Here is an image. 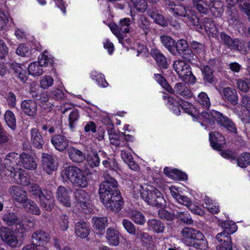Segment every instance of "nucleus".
Here are the masks:
<instances>
[{
    "instance_id": "nucleus-28",
    "label": "nucleus",
    "mask_w": 250,
    "mask_h": 250,
    "mask_svg": "<svg viewBox=\"0 0 250 250\" xmlns=\"http://www.w3.org/2000/svg\"><path fill=\"white\" fill-rule=\"evenodd\" d=\"M31 142L33 146L38 149L42 148L44 144L42 135L36 128L31 130Z\"/></svg>"
},
{
    "instance_id": "nucleus-58",
    "label": "nucleus",
    "mask_w": 250,
    "mask_h": 250,
    "mask_svg": "<svg viewBox=\"0 0 250 250\" xmlns=\"http://www.w3.org/2000/svg\"><path fill=\"white\" fill-rule=\"evenodd\" d=\"M176 217L182 222L187 224H191L193 223V220L187 212H178L176 215Z\"/></svg>"
},
{
    "instance_id": "nucleus-29",
    "label": "nucleus",
    "mask_w": 250,
    "mask_h": 250,
    "mask_svg": "<svg viewBox=\"0 0 250 250\" xmlns=\"http://www.w3.org/2000/svg\"><path fill=\"white\" fill-rule=\"evenodd\" d=\"M216 239L219 243L216 247V250H218L219 247H227L232 244L230 235L224 231L218 233Z\"/></svg>"
},
{
    "instance_id": "nucleus-22",
    "label": "nucleus",
    "mask_w": 250,
    "mask_h": 250,
    "mask_svg": "<svg viewBox=\"0 0 250 250\" xmlns=\"http://www.w3.org/2000/svg\"><path fill=\"white\" fill-rule=\"evenodd\" d=\"M11 169L10 170L11 177L15 180L16 183L21 185L23 186H28L30 182L29 178L27 177L23 173L18 171L19 169L17 167H14V166H12Z\"/></svg>"
},
{
    "instance_id": "nucleus-47",
    "label": "nucleus",
    "mask_w": 250,
    "mask_h": 250,
    "mask_svg": "<svg viewBox=\"0 0 250 250\" xmlns=\"http://www.w3.org/2000/svg\"><path fill=\"white\" fill-rule=\"evenodd\" d=\"M237 165L244 168L250 165V153L245 152L242 154L237 159Z\"/></svg>"
},
{
    "instance_id": "nucleus-33",
    "label": "nucleus",
    "mask_w": 250,
    "mask_h": 250,
    "mask_svg": "<svg viewBox=\"0 0 250 250\" xmlns=\"http://www.w3.org/2000/svg\"><path fill=\"white\" fill-rule=\"evenodd\" d=\"M163 45L173 55H176L175 49V41L170 36L163 35L160 37Z\"/></svg>"
},
{
    "instance_id": "nucleus-42",
    "label": "nucleus",
    "mask_w": 250,
    "mask_h": 250,
    "mask_svg": "<svg viewBox=\"0 0 250 250\" xmlns=\"http://www.w3.org/2000/svg\"><path fill=\"white\" fill-rule=\"evenodd\" d=\"M175 92L183 97H188L190 94L189 90L186 84L182 83H178L176 84L174 89H173V92L170 93H174Z\"/></svg>"
},
{
    "instance_id": "nucleus-64",
    "label": "nucleus",
    "mask_w": 250,
    "mask_h": 250,
    "mask_svg": "<svg viewBox=\"0 0 250 250\" xmlns=\"http://www.w3.org/2000/svg\"><path fill=\"white\" fill-rule=\"evenodd\" d=\"M122 224L125 230L130 234H135L136 231L134 225L128 220L124 219Z\"/></svg>"
},
{
    "instance_id": "nucleus-23",
    "label": "nucleus",
    "mask_w": 250,
    "mask_h": 250,
    "mask_svg": "<svg viewBox=\"0 0 250 250\" xmlns=\"http://www.w3.org/2000/svg\"><path fill=\"white\" fill-rule=\"evenodd\" d=\"M12 231L15 240L17 241V246L21 245L26 233V229L22 221L15 225V229Z\"/></svg>"
},
{
    "instance_id": "nucleus-14",
    "label": "nucleus",
    "mask_w": 250,
    "mask_h": 250,
    "mask_svg": "<svg viewBox=\"0 0 250 250\" xmlns=\"http://www.w3.org/2000/svg\"><path fill=\"white\" fill-rule=\"evenodd\" d=\"M220 38L222 42L229 48L234 50H239V46L241 44L240 41L236 38H232L224 32L220 34Z\"/></svg>"
},
{
    "instance_id": "nucleus-4",
    "label": "nucleus",
    "mask_w": 250,
    "mask_h": 250,
    "mask_svg": "<svg viewBox=\"0 0 250 250\" xmlns=\"http://www.w3.org/2000/svg\"><path fill=\"white\" fill-rule=\"evenodd\" d=\"M173 68L179 77L186 83H194L196 81L189 65L185 62L176 60L173 63Z\"/></svg>"
},
{
    "instance_id": "nucleus-24",
    "label": "nucleus",
    "mask_w": 250,
    "mask_h": 250,
    "mask_svg": "<svg viewBox=\"0 0 250 250\" xmlns=\"http://www.w3.org/2000/svg\"><path fill=\"white\" fill-rule=\"evenodd\" d=\"M42 167L48 174H50L52 171L55 170L56 165L52 156L43 153L42 154Z\"/></svg>"
},
{
    "instance_id": "nucleus-53",
    "label": "nucleus",
    "mask_w": 250,
    "mask_h": 250,
    "mask_svg": "<svg viewBox=\"0 0 250 250\" xmlns=\"http://www.w3.org/2000/svg\"><path fill=\"white\" fill-rule=\"evenodd\" d=\"M154 77L157 81L168 92H173V89L168 84L166 79L161 75L156 74Z\"/></svg>"
},
{
    "instance_id": "nucleus-38",
    "label": "nucleus",
    "mask_w": 250,
    "mask_h": 250,
    "mask_svg": "<svg viewBox=\"0 0 250 250\" xmlns=\"http://www.w3.org/2000/svg\"><path fill=\"white\" fill-rule=\"evenodd\" d=\"M24 207L27 209V211L34 215H39L41 211L39 208L34 201L29 199L23 203Z\"/></svg>"
},
{
    "instance_id": "nucleus-6",
    "label": "nucleus",
    "mask_w": 250,
    "mask_h": 250,
    "mask_svg": "<svg viewBox=\"0 0 250 250\" xmlns=\"http://www.w3.org/2000/svg\"><path fill=\"white\" fill-rule=\"evenodd\" d=\"M130 24V19L125 18L121 19L118 25L116 24L110 25V28L121 42L124 38L123 33H128L130 32L129 26Z\"/></svg>"
},
{
    "instance_id": "nucleus-3",
    "label": "nucleus",
    "mask_w": 250,
    "mask_h": 250,
    "mask_svg": "<svg viewBox=\"0 0 250 250\" xmlns=\"http://www.w3.org/2000/svg\"><path fill=\"white\" fill-rule=\"evenodd\" d=\"M103 177L104 181L100 184L99 189L101 201L120 192L118 182L114 178L106 172L104 173Z\"/></svg>"
},
{
    "instance_id": "nucleus-31",
    "label": "nucleus",
    "mask_w": 250,
    "mask_h": 250,
    "mask_svg": "<svg viewBox=\"0 0 250 250\" xmlns=\"http://www.w3.org/2000/svg\"><path fill=\"white\" fill-rule=\"evenodd\" d=\"M110 143L117 147H124L125 146V136L123 134L111 133L109 134Z\"/></svg>"
},
{
    "instance_id": "nucleus-49",
    "label": "nucleus",
    "mask_w": 250,
    "mask_h": 250,
    "mask_svg": "<svg viewBox=\"0 0 250 250\" xmlns=\"http://www.w3.org/2000/svg\"><path fill=\"white\" fill-rule=\"evenodd\" d=\"M73 185L81 188H85L88 185V181L84 172L81 170L76 181L74 182Z\"/></svg>"
},
{
    "instance_id": "nucleus-39",
    "label": "nucleus",
    "mask_w": 250,
    "mask_h": 250,
    "mask_svg": "<svg viewBox=\"0 0 250 250\" xmlns=\"http://www.w3.org/2000/svg\"><path fill=\"white\" fill-rule=\"evenodd\" d=\"M2 220L8 226L15 225L21 221L17 215L13 212H8L4 214L2 217Z\"/></svg>"
},
{
    "instance_id": "nucleus-25",
    "label": "nucleus",
    "mask_w": 250,
    "mask_h": 250,
    "mask_svg": "<svg viewBox=\"0 0 250 250\" xmlns=\"http://www.w3.org/2000/svg\"><path fill=\"white\" fill-rule=\"evenodd\" d=\"M120 233L114 228L110 227L107 229L106 238L110 245L118 246L120 243Z\"/></svg>"
},
{
    "instance_id": "nucleus-11",
    "label": "nucleus",
    "mask_w": 250,
    "mask_h": 250,
    "mask_svg": "<svg viewBox=\"0 0 250 250\" xmlns=\"http://www.w3.org/2000/svg\"><path fill=\"white\" fill-rule=\"evenodd\" d=\"M90 232V228L89 224L85 221H81L75 224V233L76 236L81 238H86L89 241L88 238Z\"/></svg>"
},
{
    "instance_id": "nucleus-30",
    "label": "nucleus",
    "mask_w": 250,
    "mask_h": 250,
    "mask_svg": "<svg viewBox=\"0 0 250 250\" xmlns=\"http://www.w3.org/2000/svg\"><path fill=\"white\" fill-rule=\"evenodd\" d=\"M224 137L219 132H213L209 133V141L211 146L215 149L220 150L222 146L220 142L223 141Z\"/></svg>"
},
{
    "instance_id": "nucleus-35",
    "label": "nucleus",
    "mask_w": 250,
    "mask_h": 250,
    "mask_svg": "<svg viewBox=\"0 0 250 250\" xmlns=\"http://www.w3.org/2000/svg\"><path fill=\"white\" fill-rule=\"evenodd\" d=\"M209 9L214 16L220 17L224 11L223 4L220 1L213 0L208 6Z\"/></svg>"
},
{
    "instance_id": "nucleus-62",
    "label": "nucleus",
    "mask_w": 250,
    "mask_h": 250,
    "mask_svg": "<svg viewBox=\"0 0 250 250\" xmlns=\"http://www.w3.org/2000/svg\"><path fill=\"white\" fill-rule=\"evenodd\" d=\"M189 8L190 7L185 5H179L176 7H171V10L174 11L177 15L183 17Z\"/></svg>"
},
{
    "instance_id": "nucleus-1",
    "label": "nucleus",
    "mask_w": 250,
    "mask_h": 250,
    "mask_svg": "<svg viewBox=\"0 0 250 250\" xmlns=\"http://www.w3.org/2000/svg\"><path fill=\"white\" fill-rule=\"evenodd\" d=\"M182 240L188 245L195 248L203 249L207 244L203 234L198 230L192 228H186L181 231Z\"/></svg>"
},
{
    "instance_id": "nucleus-63",
    "label": "nucleus",
    "mask_w": 250,
    "mask_h": 250,
    "mask_svg": "<svg viewBox=\"0 0 250 250\" xmlns=\"http://www.w3.org/2000/svg\"><path fill=\"white\" fill-rule=\"evenodd\" d=\"M158 216L161 219L167 221H172L175 218V216L173 214L163 209L158 211Z\"/></svg>"
},
{
    "instance_id": "nucleus-19",
    "label": "nucleus",
    "mask_w": 250,
    "mask_h": 250,
    "mask_svg": "<svg viewBox=\"0 0 250 250\" xmlns=\"http://www.w3.org/2000/svg\"><path fill=\"white\" fill-rule=\"evenodd\" d=\"M82 169L76 166H68L64 168L62 172V176L63 178H66L73 184L75 181H76Z\"/></svg>"
},
{
    "instance_id": "nucleus-10",
    "label": "nucleus",
    "mask_w": 250,
    "mask_h": 250,
    "mask_svg": "<svg viewBox=\"0 0 250 250\" xmlns=\"http://www.w3.org/2000/svg\"><path fill=\"white\" fill-rule=\"evenodd\" d=\"M21 108L23 113L30 117H34L38 110L37 102L34 100H25L21 102Z\"/></svg>"
},
{
    "instance_id": "nucleus-50",
    "label": "nucleus",
    "mask_w": 250,
    "mask_h": 250,
    "mask_svg": "<svg viewBox=\"0 0 250 250\" xmlns=\"http://www.w3.org/2000/svg\"><path fill=\"white\" fill-rule=\"evenodd\" d=\"M18 157V154L14 152L8 153L5 157L6 164L7 166L9 165L8 170L10 171L12 166L15 167L18 165L16 162V159Z\"/></svg>"
},
{
    "instance_id": "nucleus-46",
    "label": "nucleus",
    "mask_w": 250,
    "mask_h": 250,
    "mask_svg": "<svg viewBox=\"0 0 250 250\" xmlns=\"http://www.w3.org/2000/svg\"><path fill=\"white\" fill-rule=\"evenodd\" d=\"M202 72L204 75V81L206 83H212L214 82L212 69L208 66H205L202 69Z\"/></svg>"
},
{
    "instance_id": "nucleus-12",
    "label": "nucleus",
    "mask_w": 250,
    "mask_h": 250,
    "mask_svg": "<svg viewBox=\"0 0 250 250\" xmlns=\"http://www.w3.org/2000/svg\"><path fill=\"white\" fill-rule=\"evenodd\" d=\"M20 160L18 161L20 166L29 170H35L37 165L35 159L30 154L22 152L20 155Z\"/></svg>"
},
{
    "instance_id": "nucleus-34",
    "label": "nucleus",
    "mask_w": 250,
    "mask_h": 250,
    "mask_svg": "<svg viewBox=\"0 0 250 250\" xmlns=\"http://www.w3.org/2000/svg\"><path fill=\"white\" fill-rule=\"evenodd\" d=\"M101 158H104L102 160V165L104 167L112 170H116L118 168V165L116 159L113 157H106V154L101 152Z\"/></svg>"
},
{
    "instance_id": "nucleus-44",
    "label": "nucleus",
    "mask_w": 250,
    "mask_h": 250,
    "mask_svg": "<svg viewBox=\"0 0 250 250\" xmlns=\"http://www.w3.org/2000/svg\"><path fill=\"white\" fill-rule=\"evenodd\" d=\"M204 26L206 32L209 34H214L217 31L214 21L210 18H204Z\"/></svg>"
},
{
    "instance_id": "nucleus-48",
    "label": "nucleus",
    "mask_w": 250,
    "mask_h": 250,
    "mask_svg": "<svg viewBox=\"0 0 250 250\" xmlns=\"http://www.w3.org/2000/svg\"><path fill=\"white\" fill-rule=\"evenodd\" d=\"M5 120L8 125L12 129L16 127V118L14 114L10 110H7L4 114Z\"/></svg>"
},
{
    "instance_id": "nucleus-36",
    "label": "nucleus",
    "mask_w": 250,
    "mask_h": 250,
    "mask_svg": "<svg viewBox=\"0 0 250 250\" xmlns=\"http://www.w3.org/2000/svg\"><path fill=\"white\" fill-rule=\"evenodd\" d=\"M151 55L155 59L159 67L167 68V59L160 51L157 49H153L151 50Z\"/></svg>"
},
{
    "instance_id": "nucleus-8",
    "label": "nucleus",
    "mask_w": 250,
    "mask_h": 250,
    "mask_svg": "<svg viewBox=\"0 0 250 250\" xmlns=\"http://www.w3.org/2000/svg\"><path fill=\"white\" fill-rule=\"evenodd\" d=\"M32 243L36 246H43L50 240L49 234L42 230H37L31 236Z\"/></svg>"
},
{
    "instance_id": "nucleus-32",
    "label": "nucleus",
    "mask_w": 250,
    "mask_h": 250,
    "mask_svg": "<svg viewBox=\"0 0 250 250\" xmlns=\"http://www.w3.org/2000/svg\"><path fill=\"white\" fill-rule=\"evenodd\" d=\"M224 97L233 105L238 103V95L235 89L227 87L223 89Z\"/></svg>"
},
{
    "instance_id": "nucleus-61",
    "label": "nucleus",
    "mask_w": 250,
    "mask_h": 250,
    "mask_svg": "<svg viewBox=\"0 0 250 250\" xmlns=\"http://www.w3.org/2000/svg\"><path fill=\"white\" fill-rule=\"evenodd\" d=\"M16 53L21 57H29L30 55L28 47L23 44H20L16 50Z\"/></svg>"
},
{
    "instance_id": "nucleus-37",
    "label": "nucleus",
    "mask_w": 250,
    "mask_h": 250,
    "mask_svg": "<svg viewBox=\"0 0 250 250\" xmlns=\"http://www.w3.org/2000/svg\"><path fill=\"white\" fill-rule=\"evenodd\" d=\"M147 224L150 229L157 233L163 232L165 228V224L160 220L156 219L149 220Z\"/></svg>"
},
{
    "instance_id": "nucleus-16",
    "label": "nucleus",
    "mask_w": 250,
    "mask_h": 250,
    "mask_svg": "<svg viewBox=\"0 0 250 250\" xmlns=\"http://www.w3.org/2000/svg\"><path fill=\"white\" fill-rule=\"evenodd\" d=\"M40 202L41 206L47 211H51L55 206V200L51 191L46 192L45 194L40 197Z\"/></svg>"
},
{
    "instance_id": "nucleus-40",
    "label": "nucleus",
    "mask_w": 250,
    "mask_h": 250,
    "mask_svg": "<svg viewBox=\"0 0 250 250\" xmlns=\"http://www.w3.org/2000/svg\"><path fill=\"white\" fill-rule=\"evenodd\" d=\"M28 71L29 74L34 76H39L43 73L44 70L40 63L37 62H34L29 64Z\"/></svg>"
},
{
    "instance_id": "nucleus-5",
    "label": "nucleus",
    "mask_w": 250,
    "mask_h": 250,
    "mask_svg": "<svg viewBox=\"0 0 250 250\" xmlns=\"http://www.w3.org/2000/svg\"><path fill=\"white\" fill-rule=\"evenodd\" d=\"M108 197L101 202L107 209L118 212L122 209L124 204L120 191Z\"/></svg>"
},
{
    "instance_id": "nucleus-18",
    "label": "nucleus",
    "mask_w": 250,
    "mask_h": 250,
    "mask_svg": "<svg viewBox=\"0 0 250 250\" xmlns=\"http://www.w3.org/2000/svg\"><path fill=\"white\" fill-rule=\"evenodd\" d=\"M51 142L55 148L60 151L65 150L69 145V140L65 136L60 134L53 136Z\"/></svg>"
},
{
    "instance_id": "nucleus-45",
    "label": "nucleus",
    "mask_w": 250,
    "mask_h": 250,
    "mask_svg": "<svg viewBox=\"0 0 250 250\" xmlns=\"http://www.w3.org/2000/svg\"><path fill=\"white\" fill-rule=\"evenodd\" d=\"M148 13L149 16L154 20V21L163 26L167 25V22L164 17L156 11H148Z\"/></svg>"
},
{
    "instance_id": "nucleus-56",
    "label": "nucleus",
    "mask_w": 250,
    "mask_h": 250,
    "mask_svg": "<svg viewBox=\"0 0 250 250\" xmlns=\"http://www.w3.org/2000/svg\"><path fill=\"white\" fill-rule=\"evenodd\" d=\"M79 118V112L77 109H73L69 116V126L71 129L75 127V123Z\"/></svg>"
},
{
    "instance_id": "nucleus-21",
    "label": "nucleus",
    "mask_w": 250,
    "mask_h": 250,
    "mask_svg": "<svg viewBox=\"0 0 250 250\" xmlns=\"http://www.w3.org/2000/svg\"><path fill=\"white\" fill-rule=\"evenodd\" d=\"M56 194L57 199L60 203L65 207H70V196L66 188L62 186H59L58 188Z\"/></svg>"
},
{
    "instance_id": "nucleus-9",
    "label": "nucleus",
    "mask_w": 250,
    "mask_h": 250,
    "mask_svg": "<svg viewBox=\"0 0 250 250\" xmlns=\"http://www.w3.org/2000/svg\"><path fill=\"white\" fill-rule=\"evenodd\" d=\"M8 191L13 199L18 203L23 204L28 199L26 192L20 186H11Z\"/></svg>"
},
{
    "instance_id": "nucleus-54",
    "label": "nucleus",
    "mask_w": 250,
    "mask_h": 250,
    "mask_svg": "<svg viewBox=\"0 0 250 250\" xmlns=\"http://www.w3.org/2000/svg\"><path fill=\"white\" fill-rule=\"evenodd\" d=\"M131 219L135 223L140 225H143L145 222L144 216L140 212L136 210L132 211Z\"/></svg>"
},
{
    "instance_id": "nucleus-7",
    "label": "nucleus",
    "mask_w": 250,
    "mask_h": 250,
    "mask_svg": "<svg viewBox=\"0 0 250 250\" xmlns=\"http://www.w3.org/2000/svg\"><path fill=\"white\" fill-rule=\"evenodd\" d=\"M210 114L212 118L216 121L217 123L231 132L236 131V128L234 124L228 118V117L224 116L222 113H221L216 110H212L211 111Z\"/></svg>"
},
{
    "instance_id": "nucleus-55",
    "label": "nucleus",
    "mask_w": 250,
    "mask_h": 250,
    "mask_svg": "<svg viewBox=\"0 0 250 250\" xmlns=\"http://www.w3.org/2000/svg\"><path fill=\"white\" fill-rule=\"evenodd\" d=\"M37 62L43 68L49 65L51 66L53 64V60L44 54H42L39 57V61Z\"/></svg>"
},
{
    "instance_id": "nucleus-41",
    "label": "nucleus",
    "mask_w": 250,
    "mask_h": 250,
    "mask_svg": "<svg viewBox=\"0 0 250 250\" xmlns=\"http://www.w3.org/2000/svg\"><path fill=\"white\" fill-rule=\"evenodd\" d=\"M93 227L99 230H103L108 223V220L105 217H94L92 218Z\"/></svg>"
},
{
    "instance_id": "nucleus-43",
    "label": "nucleus",
    "mask_w": 250,
    "mask_h": 250,
    "mask_svg": "<svg viewBox=\"0 0 250 250\" xmlns=\"http://www.w3.org/2000/svg\"><path fill=\"white\" fill-rule=\"evenodd\" d=\"M138 27L143 30L145 35H147L150 31V22L147 18L141 15L138 21Z\"/></svg>"
},
{
    "instance_id": "nucleus-15",
    "label": "nucleus",
    "mask_w": 250,
    "mask_h": 250,
    "mask_svg": "<svg viewBox=\"0 0 250 250\" xmlns=\"http://www.w3.org/2000/svg\"><path fill=\"white\" fill-rule=\"evenodd\" d=\"M0 237L1 240L11 247H17L16 242L13 231L9 228L5 227H0Z\"/></svg>"
},
{
    "instance_id": "nucleus-26",
    "label": "nucleus",
    "mask_w": 250,
    "mask_h": 250,
    "mask_svg": "<svg viewBox=\"0 0 250 250\" xmlns=\"http://www.w3.org/2000/svg\"><path fill=\"white\" fill-rule=\"evenodd\" d=\"M75 197L78 204L83 208L88 207L89 198L88 193L83 189H77L75 191Z\"/></svg>"
},
{
    "instance_id": "nucleus-59",
    "label": "nucleus",
    "mask_w": 250,
    "mask_h": 250,
    "mask_svg": "<svg viewBox=\"0 0 250 250\" xmlns=\"http://www.w3.org/2000/svg\"><path fill=\"white\" fill-rule=\"evenodd\" d=\"M228 20L230 24H234L239 19L238 14L235 8H230L228 11Z\"/></svg>"
},
{
    "instance_id": "nucleus-13",
    "label": "nucleus",
    "mask_w": 250,
    "mask_h": 250,
    "mask_svg": "<svg viewBox=\"0 0 250 250\" xmlns=\"http://www.w3.org/2000/svg\"><path fill=\"white\" fill-rule=\"evenodd\" d=\"M185 22L190 26L202 29L203 26L200 23L199 20L196 15V13L190 8L183 17Z\"/></svg>"
},
{
    "instance_id": "nucleus-27",
    "label": "nucleus",
    "mask_w": 250,
    "mask_h": 250,
    "mask_svg": "<svg viewBox=\"0 0 250 250\" xmlns=\"http://www.w3.org/2000/svg\"><path fill=\"white\" fill-rule=\"evenodd\" d=\"M213 0H191L193 6L200 13L207 14L208 13V6Z\"/></svg>"
},
{
    "instance_id": "nucleus-20",
    "label": "nucleus",
    "mask_w": 250,
    "mask_h": 250,
    "mask_svg": "<svg viewBox=\"0 0 250 250\" xmlns=\"http://www.w3.org/2000/svg\"><path fill=\"white\" fill-rule=\"evenodd\" d=\"M82 169L76 166H68L64 168L62 172V176L63 178H66L73 184L75 181H76Z\"/></svg>"
},
{
    "instance_id": "nucleus-51",
    "label": "nucleus",
    "mask_w": 250,
    "mask_h": 250,
    "mask_svg": "<svg viewBox=\"0 0 250 250\" xmlns=\"http://www.w3.org/2000/svg\"><path fill=\"white\" fill-rule=\"evenodd\" d=\"M221 226L223 229V231L227 232L229 235L234 233L237 230V226L234 223L225 221L221 223Z\"/></svg>"
},
{
    "instance_id": "nucleus-52",
    "label": "nucleus",
    "mask_w": 250,
    "mask_h": 250,
    "mask_svg": "<svg viewBox=\"0 0 250 250\" xmlns=\"http://www.w3.org/2000/svg\"><path fill=\"white\" fill-rule=\"evenodd\" d=\"M197 101L206 108H208L210 105L209 99L207 94L205 92H201L198 95Z\"/></svg>"
},
{
    "instance_id": "nucleus-17",
    "label": "nucleus",
    "mask_w": 250,
    "mask_h": 250,
    "mask_svg": "<svg viewBox=\"0 0 250 250\" xmlns=\"http://www.w3.org/2000/svg\"><path fill=\"white\" fill-rule=\"evenodd\" d=\"M70 159L75 163H83L85 159V153L74 146H70L67 149Z\"/></svg>"
},
{
    "instance_id": "nucleus-2",
    "label": "nucleus",
    "mask_w": 250,
    "mask_h": 250,
    "mask_svg": "<svg viewBox=\"0 0 250 250\" xmlns=\"http://www.w3.org/2000/svg\"><path fill=\"white\" fill-rule=\"evenodd\" d=\"M139 190L141 198L147 204L157 208H161L164 206L165 200L161 192L157 189H148L139 186Z\"/></svg>"
},
{
    "instance_id": "nucleus-60",
    "label": "nucleus",
    "mask_w": 250,
    "mask_h": 250,
    "mask_svg": "<svg viewBox=\"0 0 250 250\" xmlns=\"http://www.w3.org/2000/svg\"><path fill=\"white\" fill-rule=\"evenodd\" d=\"M189 47L186 41L184 40H180L175 42V49L177 53L179 54L182 51L187 49Z\"/></svg>"
},
{
    "instance_id": "nucleus-57",
    "label": "nucleus",
    "mask_w": 250,
    "mask_h": 250,
    "mask_svg": "<svg viewBox=\"0 0 250 250\" xmlns=\"http://www.w3.org/2000/svg\"><path fill=\"white\" fill-rule=\"evenodd\" d=\"M54 80L51 76L45 75L40 81L41 87L43 89H47L52 86Z\"/></svg>"
}]
</instances>
